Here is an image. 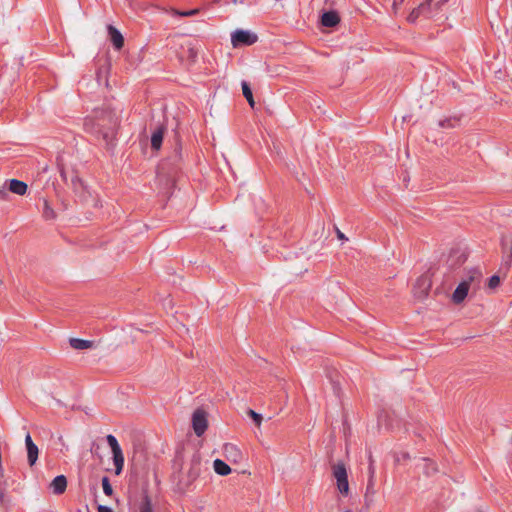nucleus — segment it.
<instances>
[{
  "instance_id": "1",
  "label": "nucleus",
  "mask_w": 512,
  "mask_h": 512,
  "mask_svg": "<svg viewBox=\"0 0 512 512\" xmlns=\"http://www.w3.org/2000/svg\"><path fill=\"white\" fill-rule=\"evenodd\" d=\"M118 123V117L112 110L97 109L85 119L84 127L86 131L102 136L110 144L115 137Z\"/></svg>"
},
{
  "instance_id": "2",
  "label": "nucleus",
  "mask_w": 512,
  "mask_h": 512,
  "mask_svg": "<svg viewBox=\"0 0 512 512\" xmlns=\"http://www.w3.org/2000/svg\"><path fill=\"white\" fill-rule=\"evenodd\" d=\"M106 439H107V443L110 446L112 453H113V462L115 465V473L117 475H119L122 472L123 466H124V456H123L121 447H120L117 439L113 435H111V434L107 435Z\"/></svg>"
},
{
  "instance_id": "3",
  "label": "nucleus",
  "mask_w": 512,
  "mask_h": 512,
  "mask_svg": "<svg viewBox=\"0 0 512 512\" xmlns=\"http://www.w3.org/2000/svg\"><path fill=\"white\" fill-rule=\"evenodd\" d=\"M333 476L337 481V488L340 493L348 494L349 484L347 479V471L343 463H337L333 466Z\"/></svg>"
},
{
  "instance_id": "4",
  "label": "nucleus",
  "mask_w": 512,
  "mask_h": 512,
  "mask_svg": "<svg viewBox=\"0 0 512 512\" xmlns=\"http://www.w3.org/2000/svg\"><path fill=\"white\" fill-rule=\"evenodd\" d=\"M192 427L197 436H202L208 427L207 414L202 409H197L192 415Z\"/></svg>"
},
{
  "instance_id": "5",
  "label": "nucleus",
  "mask_w": 512,
  "mask_h": 512,
  "mask_svg": "<svg viewBox=\"0 0 512 512\" xmlns=\"http://www.w3.org/2000/svg\"><path fill=\"white\" fill-rule=\"evenodd\" d=\"M257 41V36L249 31L236 30L231 36V42L234 47L238 45H252Z\"/></svg>"
},
{
  "instance_id": "6",
  "label": "nucleus",
  "mask_w": 512,
  "mask_h": 512,
  "mask_svg": "<svg viewBox=\"0 0 512 512\" xmlns=\"http://www.w3.org/2000/svg\"><path fill=\"white\" fill-rule=\"evenodd\" d=\"M223 454L225 458L232 463L238 464L243 460V454L241 450L232 443H226L223 446Z\"/></svg>"
},
{
  "instance_id": "7",
  "label": "nucleus",
  "mask_w": 512,
  "mask_h": 512,
  "mask_svg": "<svg viewBox=\"0 0 512 512\" xmlns=\"http://www.w3.org/2000/svg\"><path fill=\"white\" fill-rule=\"evenodd\" d=\"M25 445L27 449V459L30 466H33L39 455V449L37 445L33 442L30 434H27L25 437Z\"/></svg>"
},
{
  "instance_id": "8",
  "label": "nucleus",
  "mask_w": 512,
  "mask_h": 512,
  "mask_svg": "<svg viewBox=\"0 0 512 512\" xmlns=\"http://www.w3.org/2000/svg\"><path fill=\"white\" fill-rule=\"evenodd\" d=\"M469 285V281H463L457 286L452 295V300L454 303L458 304L465 299L469 290Z\"/></svg>"
},
{
  "instance_id": "9",
  "label": "nucleus",
  "mask_w": 512,
  "mask_h": 512,
  "mask_svg": "<svg viewBox=\"0 0 512 512\" xmlns=\"http://www.w3.org/2000/svg\"><path fill=\"white\" fill-rule=\"evenodd\" d=\"M107 30L115 49H121L124 45V38L122 34L112 25H108Z\"/></svg>"
},
{
  "instance_id": "10",
  "label": "nucleus",
  "mask_w": 512,
  "mask_h": 512,
  "mask_svg": "<svg viewBox=\"0 0 512 512\" xmlns=\"http://www.w3.org/2000/svg\"><path fill=\"white\" fill-rule=\"evenodd\" d=\"M50 488L56 495L63 494L67 488V479L64 475H59L50 483Z\"/></svg>"
},
{
  "instance_id": "11",
  "label": "nucleus",
  "mask_w": 512,
  "mask_h": 512,
  "mask_svg": "<svg viewBox=\"0 0 512 512\" xmlns=\"http://www.w3.org/2000/svg\"><path fill=\"white\" fill-rule=\"evenodd\" d=\"M340 21L339 15L335 11H328L322 15L321 23L325 27H334Z\"/></svg>"
},
{
  "instance_id": "12",
  "label": "nucleus",
  "mask_w": 512,
  "mask_h": 512,
  "mask_svg": "<svg viewBox=\"0 0 512 512\" xmlns=\"http://www.w3.org/2000/svg\"><path fill=\"white\" fill-rule=\"evenodd\" d=\"M9 191L17 195H24L27 191V184L17 179L9 180Z\"/></svg>"
},
{
  "instance_id": "13",
  "label": "nucleus",
  "mask_w": 512,
  "mask_h": 512,
  "mask_svg": "<svg viewBox=\"0 0 512 512\" xmlns=\"http://www.w3.org/2000/svg\"><path fill=\"white\" fill-rule=\"evenodd\" d=\"M165 128L159 127L151 135V146L155 150H159L163 141Z\"/></svg>"
},
{
  "instance_id": "14",
  "label": "nucleus",
  "mask_w": 512,
  "mask_h": 512,
  "mask_svg": "<svg viewBox=\"0 0 512 512\" xmlns=\"http://www.w3.org/2000/svg\"><path fill=\"white\" fill-rule=\"evenodd\" d=\"M69 343L72 348L76 350H85L93 347V342L89 340L79 339V338H71Z\"/></svg>"
},
{
  "instance_id": "15",
  "label": "nucleus",
  "mask_w": 512,
  "mask_h": 512,
  "mask_svg": "<svg viewBox=\"0 0 512 512\" xmlns=\"http://www.w3.org/2000/svg\"><path fill=\"white\" fill-rule=\"evenodd\" d=\"M214 471L221 476H227L231 473V468L221 459H216L213 462Z\"/></svg>"
},
{
  "instance_id": "16",
  "label": "nucleus",
  "mask_w": 512,
  "mask_h": 512,
  "mask_svg": "<svg viewBox=\"0 0 512 512\" xmlns=\"http://www.w3.org/2000/svg\"><path fill=\"white\" fill-rule=\"evenodd\" d=\"M502 248H503V253L505 255V263L507 265V267L510 266V263L512 261V241L511 240H508L506 238H503L502 239Z\"/></svg>"
},
{
  "instance_id": "17",
  "label": "nucleus",
  "mask_w": 512,
  "mask_h": 512,
  "mask_svg": "<svg viewBox=\"0 0 512 512\" xmlns=\"http://www.w3.org/2000/svg\"><path fill=\"white\" fill-rule=\"evenodd\" d=\"M197 476H198L197 471L194 469V467H191L188 471L189 479L187 481H182V480L179 481V483H178L179 490L184 491L185 489H187L189 487V485L197 478Z\"/></svg>"
},
{
  "instance_id": "18",
  "label": "nucleus",
  "mask_w": 512,
  "mask_h": 512,
  "mask_svg": "<svg viewBox=\"0 0 512 512\" xmlns=\"http://www.w3.org/2000/svg\"><path fill=\"white\" fill-rule=\"evenodd\" d=\"M241 86H242L243 96L246 98L249 105L253 108L255 106V101H254L252 90H251L249 84L246 81H242Z\"/></svg>"
},
{
  "instance_id": "19",
  "label": "nucleus",
  "mask_w": 512,
  "mask_h": 512,
  "mask_svg": "<svg viewBox=\"0 0 512 512\" xmlns=\"http://www.w3.org/2000/svg\"><path fill=\"white\" fill-rule=\"evenodd\" d=\"M501 283V279L499 275H493L488 279V282L486 284V291L488 293H493Z\"/></svg>"
},
{
  "instance_id": "20",
  "label": "nucleus",
  "mask_w": 512,
  "mask_h": 512,
  "mask_svg": "<svg viewBox=\"0 0 512 512\" xmlns=\"http://www.w3.org/2000/svg\"><path fill=\"white\" fill-rule=\"evenodd\" d=\"M417 9L421 12V15H425L427 17H431L434 15L432 8H431L430 0H426V1L422 2L421 4H419Z\"/></svg>"
},
{
  "instance_id": "21",
  "label": "nucleus",
  "mask_w": 512,
  "mask_h": 512,
  "mask_svg": "<svg viewBox=\"0 0 512 512\" xmlns=\"http://www.w3.org/2000/svg\"><path fill=\"white\" fill-rule=\"evenodd\" d=\"M199 11L200 10L198 8L187 10V11H180V10H177V9H171L170 13L172 15H175V16L190 17V16L197 15L199 13Z\"/></svg>"
},
{
  "instance_id": "22",
  "label": "nucleus",
  "mask_w": 512,
  "mask_h": 512,
  "mask_svg": "<svg viewBox=\"0 0 512 512\" xmlns=\"http://www.w3.org/2000/svg\"><path fill=\"white\" fill-rule=\"evenodd\" d=\"M43 217L46 220H52L56 217L55 211L51 208L47 200H44Z\"/></svg>"
},
{
  "instance_id": "23",
  "label": "nucleus",
  "mask_w": 512,
  "mask_h": 512,
  "mask_svg": "<svg viewBox=\"0 0 512 512\" xmlns=\"http://www.w3.org/2000/svg\"><path fill=\"white\" fill-rule=\"evenodd\" d=\"M140 512H152L151 500L148 496H145L139 508Z\"/></svg>"
},
{
  "instance_id": "24",
  "label": "nucleus",
  "mask_w": 512,
  "mask_h": 512,
  "mask_svg": "<svg viewBox=\"0 0 512 512\" xmlns=\"http://www.w3.org/2000/svg\"><path fill=\"white\" fill-rule=\"evenodd\" d=\"M102 488H103V492L107 495V496H111L113 494V488L110 484V481L108 479V477H103L102 478Z\"/></svg>"
},
{
  "instance_id": "25",
  "label": "nucleus",
  "mask_w": 512,
  "mask_h": 512,
  "mask_svg": "<svg viewBox=\"0 0 512 512\" xmlns=\"http://www.w3.org/2000/svg\"><path fill=\"white\" fill-rule=\"evenodd\" d=\"M248 415L253 419L256 426L260 427L262 423V415L255 412L254 410L250 409L248 410Z\"/></svg>"
},
{
  "instance_id": "26",
  "label": "nucleus",
  "mask_w": 512,
  "mask_h": 512,
  "mask_svg": "<svg viewBox=\"0 0 512 512\" xmlns=\"http://www.w3.org/2000/svg\"><path fill=\"white\" fill-rule=\"evenodd\" d=\"M391 5L392 12L396 15L404 0H385Z\"/></svg>"
},
{
  "instance_id": "27",
  "label": "nucleus",
  "mask_w": 512,
  "mask_h": 512,
  "mask_svg": "<svg viewBox=\"0 0 512 512\" xmlns=\"http://www.w3.org/2000/svg\"><path fill=\"white\" fill-rule=\"evenodd\" d=\"M421 15V12L415 8L412 10V12L409 14V16L407 17V20L411 23L415 22L417 20V18Z\"/></svg>"
},
{
  "instance_id": "28",
  "label": "nucleus",
  "mask_w": 512,
  "mask_h": 512,
  "mask_svg": "<svg viewBox=\"0 0 512 512\" xmlns=\"http://www.w3.org/2000/svg\"><path fill=\"white\" fill-rule=\"evenodd\" d=\"M7 197H8V192L5 189V187L4 186L0 187V200L7 199Z\"/></svg>"
},
{
  "instance_id": "29",
  "label": "nucleus",
  "mask_w": 512,
  "mask_h": 512,
  "mask_svg": "<svg viewBox=\"0 0 512 512\" xmlns=\"http://www.w3.org/2000/svg\"><path fill=\"white\" fill-rule=\"evenodd\" d=\"M418 283L425 287V289H428L430 287V284L426 278H420L418 280Z\"/></svg>"
},
{
  "instance_id": "30",
  "label": "nucleus",
  "mask_w": 512,
  "mask_h": 512,
  "mask_svg": "<svg viewBox=\"0 0 512 512\" xmlns=\"http://www.w3.org/2000/svg\"><path fill=\"white\" fill-rule=\"evenodd\" d=\"M98 512H112V509L108 506L99 505Z\"/></svg>"
},
{
  "instance_id": "31",
  "label": "nucleus",
  "mask_w": 512,
  "mask_h": 512,
  "mask_svg": "<svg viewBox=\"0 0 512 512\" xmlns=\"http://www.w3.org/2000/svg\"><path fill=\"white\" fill-rule=\"evenodd\" d=\"M197 55V52L195 51V49L193 47H190L189 48V57L194 59Z\"/></svg>"
},
{
  "instance_id": "32",
  "label": "nucleus",
  "mask_w": 512,
  "mask_h": 512,
  "mask_svg": "<svg viewBox=\"0 0 512 512\" xmlns=\"http://www.w3.org/2000/svg\"><path fill=\"white\" fill-rule=\"evenodd\" d=\"M369 472H370V478H373L374 473H375V468L373 466L372 460L370 461Z\"/></svg>"
},
{
  "instance_id": "33",
  "label": "nucleus",
  "mask_w": 512,
  "mask_h": 512,
  "mask_svg": "<svg viewBox=\"0 0 512 512\" xmlns=\"http://www.w3.org/2000/svg\"><path fill=\"white\" fill-rule=\"evenodd\" d=\"M337 237L340 239V240H347V238L345 237L344 233H342L339 229H337Z\"/></svg>"
},
{
  "instance_id": "34",
  "label": "nucleus",
  "mask_w": 512,
  "mask_h": 512,
  "mask_svg": "<svg viewBox=\"0 0 512 512\" xmlns=\"http://www.w3.org/2000/svg\"><path fill=\"white\" fill-rule=\"evenodd\" d=\"M2 498H3V493L0 492V501H2Z\"/></svg>"
},
{
  "instance_id": "35",
  "label": "nucleus",
  "mask_w": 512,
  "mask_h": 512,
  "mask_svg": "<svg viewBox=\"0 0 512 512\" xmlns=\"http://www.w3.org/2000/svg\"><path fill=\"white\" fill-rule=\"evenodd\" d=\"M233 3H234V4H237V3H238V0H233Z\"/></svg>"
}]
</instances>
